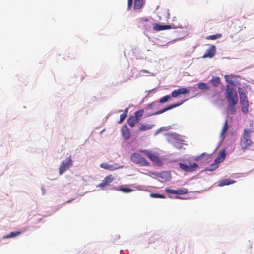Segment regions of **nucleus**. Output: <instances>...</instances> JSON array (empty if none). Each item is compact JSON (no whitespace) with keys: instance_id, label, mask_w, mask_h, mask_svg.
<instances>
[{"instance_id":"1","label":"nucleus","mask_w":254,"mask_h":254,"mask_svg":"<svg viewBox=\"0 0 254 254\" xmlns=\"http://www.w3.org/2000/svg\"><path fill=\"white\" fill-rule=\"evenodd\" d=\"M253 127L249 129H244L243 134L241 137L240 144L243 151L248 149L252 146L253 143L251 139V134L253 132Z\"/></svg>"},{"instance_id":"2","label":"nucleus","mask_w":254,"mask_h":254,"mask_svg":"<svg viewBox=\"0 0 254 254\" xmlns=\"http://www.w3.org/2000/svg\"><path fill=\"white\" fill-rule=\"evenodd\" d=\"M225 96L230 108H233L238 103V98L236 91L229 85L226 86Z\"/></svg>"},{"instance_id":"3","label":"nucleus","mask_w":254,"mask_h":254,"mask_svg":"<svg viewBox=\"0 0 254 254\" xmlns=\"http://www.w3.org/2000/svg\"><path fill=\"white\" fill-rule=\"evenodd\" d=\"M131 160L136 164L143 166H148L150 163L140 154L134 153L131 156Z\"/></svg>"},{"instance_id":"4","label":"nucleus","mask_w":254,"mask_h":254,"mask_svg":"<svg viewBox=\"0 0 254 254\" xmlns=\"http://www.w3.org/2000/svg\"><path fill=\"white\" fill-rule=\"evenodd\" d=\"M139 152L145 154L150 160L157 166H161L162 162L161 159L155 154L148 150H139Z\"/></svg>"},{"instance_id":"5","label":"nucleus","mask_w":254,"mask_h":254,"mask_svg":"<svg viewBox=\"0 0 254 254\" xmlns=\"http://www.w3.org/2000/svg\"><path fill=\"white\" fill-rule=\"evenodd\" d=\"M153 29L154 31H159L166 29H177L179 27V23H171L169 25H161L159 23H152Z\"/></svg>"},{"instance_id":"6","label":"nucleus","mask_w":254,"mask_h":254,"mask_svg":"<svg viewBox=\"0 0 254 254\" xmlns=\"http://www.w3.org/2000/svg\"><path fill=\"white\" fill-rule=\"evenodd\" d=\"M73 161L71 159V156L66 158L65 160L62 161L61 165H60L59 169V172L60 175L63 174L67 170L69 169L70 167L73 165Z\"/></svg>"},{"instance_id":"7","label":"nucleus","mask_w":254,"mask_h":254,"mask_svg":"<svg viewBox=\"0 0 254 254\" xmlns=\"http://www.w3.org/2000/svg\"><path fill=\"white\" fill-rule=\"evenodd\" d=\"M189 164L188 165L185 163H180L179 165L182 170L187 172H192L199 167L198 164L195 162H190Z\"/></svg>"},{"instance_id":"8","label":"nucleus","mask_w":254,"mask_h":254,"mask_svg":"<svg viewBox=\"0 0 254 254\" xmlns=\"http://www.w3.org/2000/svg\"><path fill=\"white\" fill-rule=\"evenodd\" d=\"M138 27L146 30H149L152 26V22L148 18H140L137 20Z\"/></svg>"},{"instance_id":"9","label":"nucleus","mask_w":254,"mask_h":254,"mask_svg":"<svg viewBox=\"0 0 254 254\" xmlns=\"http://www.w3.org/2000/svg\"><path fill=\"white\" fill-rule=\"evenodd\" d=\"M114 180V177L112 175L107 176L102 182L97 186V187L104 189L105 187L108 186Z\"/></svg>"},{"instance_id":"10","label":"nucleus","mask_w":254,"mask_h":254,"mask_svg":"<svg viewBox=\"0 0 254 254\" xmlns=\"http://www.w3.org/2000/svg\"><path fill=\"white\" fill-rule=\"evenodd\" d=\"M121 133L123 137L125 140H128L130 137V132L127 126L124 125L121 128Z\"/></svg>"},{"instance_id":"11","label":"nucleus","mask_w":254,"mask_h":254,"mask_svg":"<svg viewBox=\"0 0 254 254\" xmlns=\"http://www.w3.org/2000/svg\"><path fill=\"white\" fill-rule=\"evenodd\" d=\"M216 48L214 45H211V47L206 50L205 54L203 55V58H212L215 54Z\"/></svg>"},{"instance_id":"12","label":"nucleus","mask_w":254,"mask_h":254,"mask_svg":"<svg viewBox=\"0 0 254 254\" xmlns=\"http://www.w3.org/2000/svg\"><path fill=\"white\" fill-rule=\"evenodd\" d=\"M183 103V102H181L180 103H176V104H171V105H170L169 106L163 108V109L162 110H160L158 111H157L153 114H152V115H158V114H161V113H163L168 110H171L174 108H175V107H177L178 106H179L180 105H181L182 103Z\"/></svg>"},{"instance_id":"13","label":"nucleus","mask_w":254,"mask_h":254,"mask_svg":"<svg viewBox=\"0 0 254 254\" xmlns=\"http://www.w3.org/2000/svg\"><path fill=\"white\" fill-rule=\"evenodd\" d=\"M189 90L185 88H181L177 90H174L171 93V96L173 97H177L179 95L185 94L189 93Z\"/></svg>"},{"instance_id":"14","label":"nucleus","mask_w":254,"mask_h":254,"mask_svg":"<svg viewBox=\"0 0 254 254\" xmlns=\"http://www.w3.org/2000/svg\"><path fill=\"white\" fill-rule=\"evenodd\" d=\"M140 121L138 120V119H137L134 116H130L127 119V123L129 126L131 127H133L134 125L138 123Z\"/></svg>"},{"instance_id":"15","label":"nucleus","mask_w":254,"mask_h":254,"mask_svg":"<svg viewBox=\"0 0 254 254\" xmlns=\"http://www.w3.org/2000/svg\"><path fill=\"white\" fill-rule=\"evenodd\" d=\"M238 92H239V96H240V102L243 101H248V99H247V95H246L245 92H244V90L242 88H241V87L238 88Z\"/></svg>"},{"instance_id":"16","label":"nucleus","mask_w":254,"mask_h":254,"mask_svg":"<svg viewBox=\"0 0 254 254\" xmlns=\"http://www.w3.org/2000/svg\"><path fill=\"white\" fill-rule=\"evenodd\" d=\"M226 157V152L224 150L221 151L220 153L217 158L214 160L215 162H217L218 163L222 162L225 158Z\"/></svg>"},{"instance_id":"17","label":"nucleus","mask_w":254,"mask_h":254,"mask_svg":"<svg viewBox=\"0 0 254 254\" xmlns=\"http://www.w3.org/2000/svg\"><path fill=\"white\" fill-rule=\"evenodd\" d=\"M210 82L213 87H217L220 83V79L217 76H212V79L210 80Z\"/></svg>"},{"instance_id":"18","label":"nucleus","mask_w":254,"mask_h":254,"mask_svg":"<svg viewBox=\"0 0 254 254\" xmlns=\"http://www.w3.org/2000/svg\"><path fill=\"white\" fill-rule=\"evenodd\" d=\"M153 125L149 124H141L140 126L138 127V130L140 131H145L152 128Z\"/></svg>"},{"instance_id":"19","label":"nucleus","mask_w":254,"mask_h":254,"mask_svg":"<svg viewBox=\"0 0 254 254\" xmlns=\"http://www.w3.org/2000/svg\"><path fill=\"white\" fill-rule=\"evenodd\" d=\"M240 104L242 112H244V113H247L248 112L249 108L248 101H241L240 102Z\"/></svg>"},{"instance_id":"20","label":"nucleus","mask_w":254,"mask_h":254,"mask_svg":"<svg viewBox=\"0 0 254 254\" xmlns=\"http://www.w3.org/2000/svg\"><path fill=\"white\" fill-rule=\"evenodd\" d=\"M218 166L219 163L217 162H215V160H214L213 163L205 168V170L209 171H213L216 169Z\"/></svg>"},{"instance_id":"21","label":"nucleus","mask_w":254,"mask_h":254,"mask_svg":"<svg viewBox=\"0 0 254 254\" xmlns=\"http://www.w3.org/2000/svg\"><path fill=\"white\" fill-rule=\"evenodd\" d=\"M144 3L143 0H134V8L135 9H140Z\"/></svg>"},{"instance_id":"22","label":"nucleus","mask_w":254,"mask_h":254,"mask_svg":"<svg viewBox=\"0 0 254 254\" xmlns=\"http://www.w3.org/2000/svg\"><path fill=\"white\" fill-rule=\"evenodd\" d=\"M234 78V76L232 75H226L224 76V78L226 81L230 85H234L235 84L234 81L232 80Z\"/></svg>"},{"instance_id":"23","label":"nucleus","mask_w":254,"mask_h":254,"mask_svg":"<svg viewBox=\"0 0 254 254\" xmlns=\"http://www.w3.org/2000/svg\"><path fill=\"white\" fill-rule=\"evenodd\" d=\"M234 183V181H231L230 179H225L221 181L219 184V186H223L225 185H229Z\"/></svg>"},{"instance_id":"24","label":"nucleus","mask_w":254,"mask_h":254,"mask_svg":"<svg viewBox=\"0 0 254 254\" xmlns=\"http://www.w3.org/2000/svg\"><path fill=\"white\" fill-rule=\"evenodd\" d=\"M119 190L124 193H129L133 191L132 189L127 188L124 186H120Z\"/></svg>"},{"instance_id":"25","label":"nucleus","mask_w":254,"mask_h":254,"mask_svg":"<svg viewBox=\"0 0 254 254\" xmlns=\"http://www.w3.org/2000/svg\"><path fill=\"white\" fill-rule=\"evenodd\" d=\"M20 233L21 232L19 231L11 232L10 234L3 236V238L4 239H7L12 237H14L19 235Z\"/></svg>"},{"instance_id":"26","label":"nucleus","mask_w":254,"mask_h":254,"mask_svg":"<svg viewBox=\"0 0 254 254\" xmlns=\"http://www.w3.org/2000/svg\"><path fill=\"white\" fill-rule=\"evenodd\" d=\"M188 190L186 188H181L176 190V194L183 195L187 193Z\"/></svg>"},{"instance_id":"27","label":"nucleus","mask_w":254,"mask_h":254,"mask_svg":"<svg viewBox=\"0 0 254 254\" xmlns=\"http://www.w3.org/2000/svg\"><path fill=\"white\" fill-rule=\"evenodd\" d=\"M198 87L201 90H209V87L208 85L203 82H200L198 84Z\"/></svg>"},{"instance_id":"28","label":"nucleus","mask_w":254,"mask_h":254,"mask_svg":"<svg viewBox=\"0 0 254 254\" xmlns=\"http://www.w3.org/2000/svg\"><path fill=\"white\" fill-rule=\"evenodd\" d=\"M127 114V109H126L124 112L120 115V120L118 121V123H121L126 118Z\"/></svg>"},{"instance_id":"29","label":"nucleus","mask_w":254,"mask_h":254,"mask_svg":"<svg viewBox=\"0 0 254 254\" xmlns=\"http://www.w3.org/2000/svg\"><path fill=\"white\" fill-rule=\"evenodd\" d=\"M143 113V110L140 109L135 112L134 116L136 117L137 119H138V120H140L141 117L142 116Z\"/></svg>"},{"instance_id":"30","label":"nucleus","mask_w":254,"mask_h":254,"mask_svg":"<svg viewBox=\"0 0 254 254\" xmlns=\"http://www.w3.org/2000/svg\"><path fill=\"white\" fill-rule=\"evenodd\" d=\"M221 36V34H214V35H212L207 36L206 37V39L207 40H213L216 39L218 38H220Z\"/></svg>"},{"instance_id":"31","label":"nucleus","mask_w":254,"mask_h":254,"mask_svg":"<svg viewBox=\"0 0 254 254\" xmlns=\"http://www.w3.org/2000/svg\"><path fill=\"white\" fill-rule=\"evenodd\" d=\"M100 167L105 169L111 170H113V166L107 163H103L100 164Z\"/></svg>"},{"instance_id":"32","label":"nucleus","mask_w":254,"mask_h":254,"mask_svg":"<svg viewBox=\"0 0 254 254\" xmlns=\"http://www.w3.org/2000/svg\"><path fill=\"white\" fill-rule=\"evenodd\" d=\"M210 156H211L210 155L207 154H205V153H202L200 155H199V156H197V157H196L195 160L196 161H198V160H200L201 159H202L203 158H206V159H208L209 158H210Z\"/></svg>"},{"instance_id":"33","label":"nucleus","mask_w":254,"mask_h":254,"mask_svg":"<svg viewBox=\"0 0 254 254\" xmlns=\"http://www.w3.org/2000/svg\"><path fill=\"white\" fill-rule=\"evenodd\" d=\"M150 196L152 198H165V196L164 195L156 193H152L150 194Z\"/></svg>"},{"instance_id":"34","label":"nucleus","mask_w":254,"mask_h":254,"mask_svg":"<svg viewBox=\"0 0 254 254\" xmlns=\"http://www.w3.org/2000/svg\"><path fill=\"white\" fill-rule=\"evenodd\" d=\"M228 129V125L227 124V122L225 121L224 125L223 127V128L221 132V135L223 136L226 133V132L227 131Z\"/></svg>"},{"instance_id":"35","label":"nucleus","mask_w":254,"mask_h":254,"mask_svg":"<svg viewBox=\"0 0 254 254\" xmlns=\"http://www.w3.org/2000/svg\"><path fill=\"white\" fill-rule=\"evenodd\" d=\"M170 99V95H166L159 99V102L160 103H164L167 102Z\"/></svg>"},{"instance_id":"36","label":"nucleus","mask_w":254,"mask_h":254,"mask_svg":"<svg viewBox=\"0 0 254 254\" xmlns=\"http://www.w3.org/2000/svg\"><path fill=\"white\" fill-rule=\"evenodd\" d=\"M165 191L170 194H176V190H173L167 188L165 189Z\"/></svg>"},{"instance_id":"37","label":"nucleus","mask_w":254,"mask_h":254,"mask_svg":"<svg viewBox=\"0 0 254 254\" xmlns=\"http://www.w3.org/2000/svg\"><path fill=\"white\" fill-rule=\"evenodd\" d=\"M133 3V0H128V10H130L131 8Z\"/></svg>"},{"instance_id":"38","label":"nucleus","mask_w":254,"mask_h":254,"mask_svg":"<svg viewBox=\"0 0 254 254\" xmlns=\"http://www.w3.org/2000/svg\"><path fill=\"white\" fill-rule=\"evenodd\" d=\"M156 105V103L155 102H152L149 104L148 105V107L150 108H151L152 107H154V106H155Z\"/></svg>"},{"instance_id":"39","label":"nucleus","mask_w":254,"mask_h":254,"mask_svg":"<svg viewBox=\"0 0 254 254\" xmlns=\"http://www.w3.org/2000/svg\"><path fill=\"white\" fill-rule=\"evenodd\" d=\"M172 21L174 22H173L172 23H176V22L178 23L179 24V23L178 22V21L177 20V19L174 17V19L172 20ZM180 25H179V26Z\"/></svg>"},{"instance_id":"40","label":"nucleus","mask_w":254,"mask_h":254,"mask_svg":"<svg viewBox=\"0 0 254 254\" xmlns=\"http://www.w3.org/2000/svg\"><path fill=\"white\" fill-rule=\"evenodd\" d=\"M141 72L143 73H149V72L146 70H141Z\"/></svg>"},{"instance_id":"41","label":"nucleus","mask_w":254,"mask_h":254,"mask_svg":"<svg viewBox=\"0 0 254 254\" xmlns=\"http://www.w3.org/2000/svg\"><path fill=\"white\" fill-rule=\"evenodd\" d=\"M71 201H72V200H68L66 202H67V203H69V202H70Z\"/></svg>"},{"instance_id":"42","label":"nucleus","mask_w":254,"mask_h":254,"mask_svg":"<svg viewBox=\"0 0 254 254\" xmlns=\"http://www.w3.org/2000/svg\"><path fill=\"white\" fill-rule=\"evenodd\" d=\"M175 197H176V198H181V197H178V196H176Z\"/></svg>"},{"instance_id":"43","label":"nucleus","mask_w":254,"mask_h":254,"mask_svg":"<svg viewBox=\"0 0 254 254\" xmlns=\"http://www.w3.org/2000/svg\"><path fill=\"white\" fill-rule=\"evenodd\" d=\"M251 126L252 127H253V123H252L251 124Z\"/></svg>"}]
</instances>
